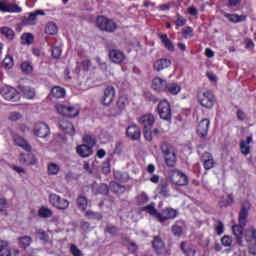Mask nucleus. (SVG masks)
Listing matches in <instances>:
<instances>
[{
    "label": "nucleus",
    "instance_id": "10",
    "mask_svg": "<svg viewBox=\"0 0 256 256\" xmlns=\"http://www.w3.org/2000/svg\"><path fill=\"white\" fill-rule=\"evenodd\" d=\"M49 201L52 207H55L56 209H59L60 211H65L66 209H69V202L67 199L62 198L61 196L57 194H50L49 195Z\"/></svg>",
    "mask_w": 256,
    "mask_h": 256
},
{
    "label": "nucleus",
    "instance_id": "62",
    "mask_svg": "<svg viewBox=\"0 0 256 256\" xmlns=\"http://www.w3.org/2000/svg\"><path fill=\"white\" fill-rule=\"evenodd\" d=\"M111 191L110 186H107V184H101L98 188V193L101 195H107Z\"/></svg>",
    "mask_w": 256,
    "mask_h": 256
},
{
    "label": "nucleus",
    "instance_id": "15",
    "mask_svg": "<svg viewBox=\"0 0 256 256\" xmlns=\"http://www.w3.org/2000/svg\"><path fill=\"white\" fill-rule=\"evenodd\" d=\"M138 123L143 129H153V126L155 125V115L146 113L138 118Z\"/></svg>",
    "mask_w": 256,
    "mask_h": 256
},
{
    "label": "nucleus",
    "instance_id": "50",
    "mask_svg": "<svg viewBox=\"0 0 256 256\" xmlns=\"http://www.w3.org/2000/svg\"><path fill=\"white\" fill-rule=\"evenodd\" d=\"M221 245L223 247H232L233 246V237L229 235H224L221 239Z\"/></svg>",
    "mask_w": 256,
    "mask_h": 256
},
{
    "label": "nucleus",
    "instance_id": "11",
    "mask_svg": "<svg viewBox=\"0 0 256 256\" xmlns=\"http://www.w3.org/2000/svg\"><path fill=\"white\" fill-rule=\"evenodd\" d=\"M170 181H172L174 185H177L178 187H183L189 184V178H187V175L179 170H173L170 173Z\"/></svg>",
    "mask_w": 256,
    "mask_h": 256
},
{
    "label": "nucleus",
    "instance_id": "4",
    "mask_svg": "<svg viewBox=\"0 0 256 256\" xmlns=\"http://www.w3.org/2000/svg\"><path fill=\"white\" fill-rule=\"evenodd\" d=\"M156 113H158L162 121L171 123V119H173V110L171 109V103H169V100H160L156 107Z\"/></svg>",
    "mask_w": 256,
    "mask_h": 256
},
{
    "label": "nucleus",
    "instance_id": "28",
    "mask_svg": "<svg viewBox=\"0 0 256 256\" xmlns=\"http://www.w3.org/2000/svg\"><path fill=\"white\" fill-rule=\"evenodd\" d=\"M250 143H253V136H248L246 140L240 141V151L242 155H245V157L251 153V146H249Z\"/></svg>",
    "mask_w": 256,
    "mask_h": 256
},
{
    "label": "nucleus",
    "instance_id": "22",
    "mask_svg": "<svg viewBox=\"0 0 256 256\" xmlns=\"http://www.w3.org/2000/svg\"><path fill=\"white\" fill-rule=\"evenodd\" d=\"M200 159L206 171L215 167V159H213V154H211V152H204Z\"/></svg>",
    "mask_w": 256,
    "mask_h": 256
},
{
    "label": "nucleus",
    "instance_id": "37",
    "mask_svg": "<svg viewBox=\"0 0 256 256\" xmlns=\"http://www.w3.org/2000/svg\"><path fill=\"white\" fill-rule=\"evenodd\" d=\"M82 141L84 145H87L88 147H91L93 149V147H95V145H97V137H95V135L93 134H85L82 137Z\"/></svg>",
    "mask_w": 256,
    "mask_h": 256
},
{
    "label": "nucleus",
    "instance_id": "60",
    "mask_svg": "<svg viewBox=\"0 0 256 256\" xmlns=\"http://www.w3.org/2000/svg\"><path fill=\"white\" fill-rule=\"evenodd\" d=\"M172 233L175 237H181V235H183V228L179 225H173Z\"/></svg>",
    "mask_w": 256,
    "mask_h": 256
},
{
    "label": "nucleus",
    "instance_id": "2",
    "mask_svg": "<svg viewBox=\"0 0 256 256\" xmlns=\"http://www.w3.org/2000/svg\"><path fill=\"white\" fill-rule=\"evenodd\" d=\"M160 151L164 157L165 164L167 167H175L177 165V154L173 145L168 141H162L160 143Z\"/></svg>",
    "mask_w": 256,
    "mask_h": 256
},
{
    "label": "nucleus",
    "instance_id": "27",
    "mask_svg": "<svg viewBox=\"0 0 256 256\" xmlns=\"http://www.w3.org/2000/svg\"><path fill=\"white\" fill-rule=\"evenodd\" d=\"M167 67H171V60L167 58L157 59L153 64L154 71H163V69H167Z\"/></svg>",
    "mask_w": 256,
    "mask_h": 256
},
{
    "label": "nucleus",
    "instance_id": "47",
    "mask_svg": "<svg viewBox=\"0 0 256 256\" xmlns=\"http://www.w3.org/2000/svg\"><path fill=\"white\" fill-rule=\"evenodd\" d=\"M22 42L24 45H33V41H35V36L31 33H24L21 36Z\"/></svg>",
    "mask_w": 256,
    "mask_h": 256
},
{
    "label": "nucleus",
    "instance_id": "21",
    "mask_svg": "<svg viewBox=\"0 0 256 256\" xmlns=\"http://www.w3.org/2000/svg\"><path fill=\"white\" fill-rule=\"evenodd\" d=\"M39 15H45V11L35 10L34 12H31L27 17L22 19L23 25H37V17H39Z\"/></svg>",
    "mask_w": 256,
    "mask_h": 256
},
{
    "label": "nucleus",
    "instance_id": "64",
    "mask_svg": "<svg viewBox=\"0 0 256 256\" xmlns=\"http://www.w3.org/2000/svg\"><path fill=\"white\" fill-rule=\"evenodd\" d=\"M6 256H19V249L8 248Z\"/></svg>",
    "mask_w": 256,
    "mask_h": 256
},
{
    "label": "nucleus",
    "instance_id": "6",
    "mask_svg": "<svg viewBox=\"0 0 256 256\" xmlns=\"http://www.w3.org/2000/svg\"><path fill=\"white\" fill-rule=\"evenodd\" d=\"M96 27L105 33H115L117 31V23L105 16H97Z\"/></svg>",
    "mask_w": 256,
    "mask_h": 256
},
{
    "label": "nucleus",
    "instance_id": "63",
    "mask_svg": "<svg viewBox=\"0 0 256 256\" xmlns=\"http://www.w3.org/2000/svg\"><path fill=\"white\" fill-rule=\"evenodd\" d=\"M80 67L83 71H89V69H91V60H83L80 64Z\"/></svg>",
    "mask_w": 256,
    "mask_h": 256
},
{
    "label": "nucleus",
    "instance_id": "18",
    "mask_svg": "<svg viewBox=\"0 0 256 256\" xmlns=\"http://www.w3.org/2000/svg\"><path fill=\"white\" fill-rule=\"evenodd\" d=\"M168 84L169 82H167L166 79H162L161 77H155L152 80V89L156 93H166Z\"/></svg>",
    "mask_w": 256,
    "mask_h": 256
},
{
    "label": "nucleus",
    "instance_id": "52",
    "mask_svg": "<svg viewBox=\"0 0 256 256\" xmlns=\"http://www.w3.org/2000/svg\"><path fill=\"white\" fill-rule=\"evenodd\" d=\"M214 231L218 236H221L223 233H225V225L223 224V221L217 220V225L214 227Z\"/></svg>",
    "mask_w": 256,
    "mask_h": 256
},
{
    "label": "nucleus",
    "instance_id": "41",
    "mask_svg": "<svg viewBox=\"0 0 256 256\" xmlns=\"http://www.w3.org/2000/svg\"><path fill=\"white\" fill-rule=\"evenodd\" d=\"M20 68L22 70V73H24V75H31V73H33V63L29 61L22 62L20 65Z\"/></svg>",
    "mask_w": 256,
    "mask_h": 256
},
{
    "label": "nucleus",
    "instance_id": "24",
    "mask_svg": "<svg viewBox=\"0 0 256 256\" xmlns=\"http://www.w3.org/2000/svg\"><path fill=\"white\" fill-rule=\"evenodd\" d=\"M76 153L82 159H87L93 155V148L86 144H80L76 146Z\"/></svg>",
    "mask_w": 256,
    "mask_h": 256
},
{
    "label": "nucleus",
    "instance_id": "35",
    "mask_svg": "<svg viewBox=\"0 0 256 256\" xmlns=\"http://www.w3.org/2000/svg\"><path fill=\"white\" fill-rule=\"evenodd\" d=\"M110 191L115 195H123L127 191V188L117 182H110Z\"/></svg>",
    "mask_w": 256,
    "mask_h": 256
},
{
    "label": "nucleus",
    "instance_id": "8",
    "mask_svg": "<svg viewBox=\"0 0 256 256\" xmlns=\"http://www.w3.org/2000/svg\"><path fill=\"white\" fill-rule=\"evenodd\" d=\"M151 243L153 251L157 256L171 255V249L167 248V244L159 236H154Z\"/></svg>",
    "mask_w": 256,
    "mask_h": 256
},
{
    "label": "nucleus",
    "instance_id": "14",
    "mask_svg": "<svg viewBox=\"0 0 256 256\" xmlns=\"http://www.w3.org/2000/svg\"><path fill=\"white\" fill-rule=\"evenodd\" d=\"M108 57L111 63H114L115 65H121V63L125 61V53L117 48L110 49L108 51Z\"/></svg>",
    "mask_w": 256,
    "mask_h": 256
},
{
    "label": "nucleus",
    "instance_id": "54",
    "mask_svg": "<svg viewBox=\"0 0 256 256\" xmlns=\"http://www.w3.org/2000/svg\"><path fill=\"white\" fill-rule=\"evenodd\" d=\"M102 173H104V175H109V173H111V158H108L103 162Z\"/></svg>",
    "mask_w": 256,
    "mask_h": 256
},
{
    "label": "nucleus",
    "instance_id": "12",
    "mask_svg": "<svg viewBox=\"0 0 256 256\" xmlns=\"http://www.w3.org/2000/svg\"><path fill=\"white\" fill-rule=\"evenodd\" d=\"M179 216V211L174 208L166 207L158 214L159 223H165V221H169L171 219H176Z\"/></svg>",
    "mask_w": 256,
    "mask_h": 256
},
{
    "label": "nucleus",
    "instance_id": "48",
    "mask_svg": "<svg viewBox=\"0 0 256 256\" xmlns=\"http://www.w3.org/2000/svg\"><path fill=\"white\" fill-rule=\"evenodd\" d=\"M136 203L137 205H145L146 203H149V196L147 193L142 192L140 195L136 197Z\"/></svg>",
    "mask_w": 256,
    "mask_h": 256
},
{
    "label": "nucleus",
    "instance_id": "32",
    "mask_svg": "<svg viewBox=\"0 0 256 256\" xmlns=\"http://www.w3.org/2000/svg\"><path fill=\"white\" fill-rule=\"evenodd\" d=\"M224 17L225 19H228L230 23H241L243 21H247V15L229 14L225 12Z\"/></svg>",
    "mask_w": 256,
    "mask_h": 256
},
{
    "label": "nucleus",
    "instance_id": "53",
    "mask_svg": "<svg viewBox=\"0 0 256 256\" xmlns=\"http://www.w3.org/2000/svg\"><path fill=\"white\" fill-rule=\"evenodd\" d=\"M36 235H38L40 241H43L44 243L49 241V234H47L43 229H37Z\"/></svg>",
    "mask_w": 256,
    "mask_h": 256
},
{
    "label": "nucleus",
    "instance_id": "30",
    "mask_svg": "<svg viewBox=\"0 0 256 256\" xmlns=\"http://www.w3.org/2000/svg\"><path fill=\"white\" fill-rule=\"evenodd\" d=\"M158 37L161 40V43L164 45L165 49L170 51V53L175 51V45H173V42L169 39L167 34H158Z\"/></svg>",
    "mask_w": 256,
    "mask_h": 256
},
{
    "label": "nucleus",
    "instance_id": "17",
    "mask_svg": "<svg viewBox=\"0 0 256 256\" xmlns=\"http://www.w3.org/2000/svg\"><path fill=\"white\" fill-rule=\"evenodd\" d=\"M1 13H21L23 8L17 4L7 3L5 0H0Z\"/></svg>",
    "mask_w": 256,
    "mask_h": 256
},
{
    "label": "nucleus",
    "instance_id": "59",
    "mask_svg": "<svg viewBox=\"0 0 256 256\" xmlns=\"http://www.w3.org/2000/svg\"><path fill=\"white\" fill-rule=\"evenodd\" d=\"M187 19L185 17L181 16L180 14L177 15V19L175 21L176 29H179V27H183L186 25Z\"/></svg>",
    "mask_w": 256,
    "mask_h": 256
},
{
    "label": "nucleus",
    "instance_id": "33",
    "mask_svg": "<svg viewBox=\"0 0 256 256\" xmlns=\"http://www.w3.org/2000/svg\"><path fill=\"white\" fill-rule=\"evenodd\" d=\"M142 211H145V213H148V215L155 217V219H157V221H159L160 212H158L157 208H155V202H151L147 206H144L142 208Z\"/></svg>",
    "mask_w": 256,
    "mask_h": 256
},
{
    "label": "nucleus",
    "instance_id": "25",
    "mask_svg": "<svg viewBox=\"0 0 256 256\" xmlns=\"http://www.w3.org/2000/svg\"><path fill=\"white\" fill-rule=\"evenodd\" d=\"M59 127L63 132L66 133V135H71V137L75 135V126H73V123L69 122V120H60Z\"/></svg>",
    "mask_w": 256,
    "mask_h": 256
},
{
    "label": "nucleus",
    "instance_id": "36",
    "mask_svg": "<svg viewBox=\"0 0 256 256\" xmlns=\"http://www.w3.org/2000/svg\"><path fill=\"white\" fill-rule=\"evenodd\" d=\"M31 243H33V238L31 236L18 237V247H20V249H27L31 246Z\"/></svg>",
    "mask_w": 256,
    "mask_h": 256
},
{
    "label": "nucleus",
    "instance_id": "44",
    "mask_svg": "<svg viewBox=\"0 0 256 256\" xmlns=\"http://www.w3.org/2000/svg\"><path fill=\"white\" fill-rule=\"evenodd\" d=\"M85 215L88 219H92L95 221H101V219H103V214L99 212H94L93 210H87L85 212Z\"/></svg>",
    "mask_w": 256,
    "mask_h": 256
},
{
    "label": "nucleus",
    "instance_id": "49",
    "mask_svg": "<svg viewBox=\"0 0 256 256\" xmlns=\"http://www.w3.org/2000/svg\"><path fill=\"white\" fill-rule=\"evenodd\" d=\"M39 217H42L43 219H47L53 215V211L49 208L41 207L38 211Z\"/></svg>",
    "mask_w": 256,
    "mask_h": 256
},
{
    "label": "nucleus",
    "instance_id": "9",
    "mask_svg": "<svg viewBox=\"0 0 256 256\" xmlns=\"http://www.w3.org/2000/svg\"><path fill=\"white\" fill-rule=\"evenodd\" d=\"M117 95V91L115 90V87L112 85H108L103 90V95L100 97V103L104 107H109L113 104V101H115V97Z\"/></svg>",
    "mask_w": 256,
    "mask_h": 256
},
{
    "label": "nucleus",
    "instance_id": "5",
    "mask_svg": "<svg viewBox=\"0 0 256 256\" xmlns=\"http://www.w3.org/2000/svg\"><path fill=\"white\" fill-rule=\"evenodd\" d=\"M128 105L129 97L125 94H121L116 100L115 105L108 110L110 117H119V115H122L123 111L127 109Z\"/></svg>",
    "mask_w": 256,
    "mask_h": 256
},
{
    "label": "nucleus",
    "instance_id": "16",
    "mask_svg": "<svg viewBox=\"0 0 256 256\" xmlns=\"http://www.w3.org/2000/svg\"><path fill=\"white\" fill-rule=\"evenodd\" d=\"M209 127H211V121L207 118L202 119L196 129L198 137L205 139L209 135Z\"/></svg>",
    "mask_w": 256,
    "mask_h": 256
},
{
    "label": "nucleus",
    "instance_id": "39",
    "mask_svg": "<svg viewBox=\"0 0 256 256\" xmlns=\"http://www.w3.org/2000/svg\"><path fill=\"white\" fill-rule=\"evenodd\" d=\"M0 33L9 41H13L15 39V31L7 26L0 28Z\"/></svg>",
    "mask_w": 256,
    "mask_h": 256
},
{
    "label": "nucleus",
    "instance_id": "29",
    "mask_svg": "<svg viewBox=\"0 0 256 256\" xmlns=\"http://www.w3.org/2000/svg\"><path fill=\"white\" fill-rule=\"evenodd\" d=\"M14 143L18 147H21V149H23L24 151L31 153V144H29V142H27V140H25V138H23L22 136L14 137Z\"/></svg>",
    "mask_w": 256,
    "mask_h": 256
},
{
    "label": "nucleus",
    "instance_id": "61",
    "mask_svg": "<svg viewBox=\"0 0 256 256\" xmlns=\"http://www.w3.org/2000/svg\"><path fill=\"white\" fill-rule=\"evenodd\" d=\"M70 253L73 256H83V252H81L80 249L77 248V245L71 244L70 246Z\"/></svg>",
    "mask_w": 256,
    "mask_h": 256
},
{
    "label": "nucleus",
    "instance_id": "58",
    "mask_svg": "<svg viewBox=\"0 0 256 256\" xmlns=\"http://www.w3.org/2000/svg\"><path fill=\"white\" fill-rule=\"evenodd\" d=\"M144 99L145 101H148V103H157V101H159V98L150 92L144 93Z\"/></svg>",
    "mask_w": 256,
    "mask_h": 256
},
{
    "label": "nucleus",
    "instance_id": "57",
    "mask_svg": "<svg viewBox=\"0 0 256 256\" xmlns=\"http://www.w3.org/2000/svg\"><path fill=\"white\" fill-rule=\"evenodd\" d=\"M51 53H52L53 59H60L63 53V50L59 46H53Z\"/></svg>",
    "mask_w": 256,
    "mask_h": 256
},
{
    "label": "nucleus",
    "instance_id": "40",
    "mask_svg": "<svg viewBox=\"0 0 256 256\" xmlns=\"http://www.w3.org/2000/svg\"><path fill=\"white\" fill-rule=\"evenodd\" d=\"M76 203H77L78 209H80L81 211H87L89 201L87 200L86 197L78 196Z\"/></svg>",
    "mask_w": 256,
    "mask_h": 256
},
{
    "label": "nucleus",
    "instance_id": "1",
    "mask_svg": "<svg viewBox=\"0 0 256 256\" xmlns=\"http://www.w3.org/2000/svg\"><path fill=\"white\" fill-rule=\"evenodd\" d=\"M249 211H251V203L249 201L242 202L238 213L239 224L232 226V233L238 247H244L243 239H245L248 243V253L250 255H256V230L255 228L245 230L247 219L249 218Z\"/></svg>",
    "mask_w": 256,
    "mask_h": 256
},
{
    "label": "nucleus",
    "instance_id": "31",
    "mask_svg": "<svg viewBox=\"0 0 256 256\" xmlns=\"http://www.w3.org/2000/svg\"><path fill=\"white\" fill-rule=\"evenodd\" d=\"M166 95H179L181 93V86L177 82L168 83L166 87Z\"/></svg>",
    "mask_w": 256,
    "mask_h": 256
},
{
    "label": "nucleus",
    "instance_id": "34",
    "mask_svg": "<svg viewBox=\"0 0 256 256\" xmlns=\"http://www.w3.org/2000/svg\"><path fill=\"white\" fill-rule=\"evenodd\" d=\"M50 93H51L52 97H54V99H63L65 97V95H67L65 88H63L61 86L52 87Z\"/></svg>",
    "mask_w": 256,
    "mask_h": 256
},
{
    "label": "nucleus",
    "instance_id": "23",
    "mask_svg": "<svg viewBox=\"0 0 256 256\" xmlns=\"http://www.w3.org/2000/svg\"><path fill=\"white\" fill-rule=\"evenodd\" d=\"M18 95H22L26 99H33L35 97V89L31 88L30 86H25L23 84H19L17 86Z\"/></svg>",
    "mask_w": 256,
    "mask_h": 256
},
{
    "label": "nucleus",
    "instance_id": "51",
    "mask_svg": "<svg viewBox=\"0 0 256 256\" xmlns=\"http://www.w3.org/2000/svg\"><path fill=\"white\" fill-rule=\"evenodd\" d=\"M180 249L186 256H189V255L195 256V253H196L195 249H193V247L185 248V242H181Z\"/></svg>",
    "mask_w": 256,
    "mask_h": 256
},
{
    "label": "nucleus",
    "instance_id": "3",
    "mask_svg": "<svg viewBox=\"0 0 256 256\" xmlns=\"http://www.w3.org/2000/svg\"><path fill=\"white\" fill-rule=\"evenodd\" d=\"M198 103L204 109H213L215 103H217V98L211 90H206L204 92H199L197 95Z\"/></svg>",
    "mask_w": 256,
    "mask_h": 256
},
{
    "label": "nucleus",
    "instance_id": "19",
    "mask_svg": "<svg viewBox=\"0 0 256 256\" xmlns=\"http://www.w3.org/2000/svg\"><path fill=\"white\" fill-rule=\"evenodd\" d=\"M34 135L36 137H40L41 139H45V137H49V125L38 122L34 125Z\"/></svg>",
    "mask_w": 256,
    "mask_h": 256
},
{
    "label": "nucleus",
    "instance_id": "55",
    "mask_svg": "<svg viewBox=\"0 0 256 256\" xmlns=\"http://www.w3.org/2000/svg\"><path fill=\"white\" fill-rule=\"evenodd\" d=\"M182 35L184 39H191L193 37V28L191 26H186L182 28Z\"/></svg>",
    "mask_w": 256,
    "mask_h": 256
},
{
    "label": "nucleus",
    "instance_id": "13",
    "mask_svg": "<svg viewBox=\"0 0 256 256\" xmlns=\"http://www.w3.org/2000/svg\"><path fill=\"white\" fill-rule=\"evenodd\" d=\"M1 95L6 101H11L12 103H15V101H19V99H21L17 89L9 86H6L1 90Z\"/></svg>",
    "mask_w": 256,
    "mask_h": 256
},
{
    "label": "nucleus",
    "instance_id": "7",
    "mask_svg": "<svg viewBox=\"0 0 256 256\" xmlns=\"http://www.w3.org/2000/svg\"><path fill=\"white\" fill-rule=\"evenodd\" d=\"M55 109L59 115H63V117H68L69 119H75L80 113L78 108L65 103L56 104Z\"/></svg>",
    "mask_w": 256,
    "mask_h": 256
},
{
    "label": "nucleus",
    "instance_id": "20",
    "mask_svg": "<svg viewBox=\"0 0 256 256\" xmlns=\"http://www.w3.org/2000/svg\"><path fill=\"white\" fill-rule=\"evenodd\" d=\"M126 137L131 141H139L141 139V128L136 124L128 126L126 128Z\"/></svg>",
    "mask_w": 256,
    "mask_h": 256
},
{
    "label": "nucleus",
    "instance_id": "42",
    "mask_svg": "<svg viewBox=\"0 0 256 256\" xmlns=\"http://www.w3.org/2000/svg\"><path fill=\"white\" fill-rule=\"evenodd\" d=\"M169 184L167 182H161L159 186L157 187V191L159 195L162 197H169Z\"/></svg>",
    "mask_w": 256,
    "mask_h": 256
},
{
    "label": "nucleus",
    "instance_id": "43",
    "mask_svg": "<svg viewBox=\"0 0 256 256\" xmlns=\"http://www.w3.org/2000/svg\"><path fill=\"white\" fill-rule=\"evenodd\" d=\"M61 167L57 163L50 162L47 166L48 175H58Z\"/></svg>",
    "mask_w": 256,
    "mask_h": 256
},
{
    "label": "nucleus",
    "instance_id": "45",
    "mask_svg": "<svg viewBox=\"0 0 256 256\" xmlns=\"http://www.w3.org/2000/svg\"><path fill=\"white\" fill-rule=\"evenodd\" d=\"M15 62L13 61V56H6L2 61L3 69H13Z\"/></svg>",
    "mask_w": 256,
    "mask_h": 256
},
{
    "label": "nucleus",
    "instance_id": "56",
    "mask_svg": "<svg viewBox=\"0 0 256 256\" xmlns=\"http://www.w3.org/2000/svg\"><path fill=\"white\" fill-rule=\"evenodd\" d=\"M8 249H9V242L2 240L0 242V256H7Z\"/></svg>",
    "mask_w": 256,
    "mask_h": 256
},
{
    "label": "nucleus",
    "instance_id": "38",
    "mask_svg": "<svg viewBox=\"0 0 256 256\" xmlns=\"http://www.w3.org/2000/svg\"><path fill=\"white\" fill-rule=\"evenodd\" d=\"M234 198H233V194H228L226 198H222L218 205L220 207V209L223 208H227V207H231V205H233L234 203Z\"/></svg>",
    "mask_w": 256,
    "mask_h": 256
},
{
    "label": "nucleus",
    "instance_id": "46",
    "mask_svg": "<svg viewBox=\"0 0 256 256\" xmlns=\"http://www.w3.org/2000/svg\"><path fill=\"white\" fill-rule=\"evenodd\" d=\"M45 33L47 35H57V24L49 22L45 27Z\"/></svg>",
    "mask_w": 256,
    "mask_h": 256
},
{
    "label": "nucleus",
    "instance_id": "26",
    "mask_svg": "<svg viewBox=\"0 0 256 256\" xmlns=\"http://www.w3.org/2000/svg\"><path fill=\"white\" fill-rule=\"evenodd\" d=\"M19 161L23 163V165H37V158L31 153H21L19 155Z\"/></svg>",
    "mask_w": 256,
    "mask_h": 256
}]
</instances>
